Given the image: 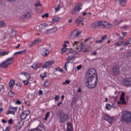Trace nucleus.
I'll use <instances>...</instances> for the list:
<instances>
[{
  "label": "nucleus",
  "mask_w": 131,
  "mask_h": 131,
  "mask_svg": "<svg viewBox=\"0 0 131 131\" xmlns=\"http://www.w3.org/2000/svg\"><path fill=\"white\" fill-rule=\"evenodd\" d=\"M86 85L89 89H94L98 84V76L96 73V70L94 69H90L86 73Z\"/></svg>",
  "instance_id": "1"
},
{
  "label": "nucleus",
  "mask_w": 131,
  "mask_h": 131,
  "mask_svg": "<svg viewBox=\"0 0 131 131\" xmlns=\"http://www.w3.org/2000/svg\"><path fill=\"white\" fill-rule=\"evenodd\" d=\"M73 46L75 51L70 50L69 52H67V55H69V54H74L76 55V54H78L80 52H82V49L84 48V46L83 45L82 43H80L78 41H75Z\"/></svg>",
  "instance_id": "2"
},
{
  "label": "nucleus",
  "mask_w": 131,
  "mask_h": 131,
  "mask_svg": "<svg viewBox=\"0 0 131 131\" xmlns=\"http://www.w3.org/2000/svg\"><path fill=\"white\" fill-rule=\"evenodd\" d=\"M121 121L125 123H131V112L129 111L125 110L123 111L121 115Z\"/></svg>",
  "instance_id": "3"
},
{
  "label": "nucleus",
  "mask_w": 131,
  "mask_h": 131,
  "mask_svg": "<svg viewBox=\"0 0 131 131\" xmlns=\"http://www.w3.org/2000/svg\"><path fill=\"white\" fill-rule=\"evenodd\" d=\"M94 28H97V27H101L102 26L104 28H111L112 27V25L111 24L106 21H98L92 24Z\"/></svg>",
  "instance_id": "4"
},
{
  "label": "nucleus",
  "mask_w": 131,
  "mask_h": 131,
  "mask_svg": "<svg viewBox=\"0 0 131 131\" xmlns=\"http://www.w3.org/2000/svg\"><path fill=\"white\" fill-rule=\"evenodd\" d=\"M13 59H14V57L9 58L6 60L0 63V67H1V68H5V69L8 68V67L9 66V65H12V64H13Z\"/></svg>",
  "instance_id": "5"
},
{
  "label": "nucleus",
  "mask_w": 131,
  "mask_h": 131,
  "mask_svg": "<svg viewBox=\"0 0 131 131\" xmlns=\"http://www.w3.org/2000/svg\"><path fill=\"white\" fill-rule=\"evenodd\" d=\"M81 9H82V8L81 7V5L79 4H77L75 6L73 10H72V11H71L72 15L77 14L78 12H79L80 10H81Z\"/></svg>",
  "instance_id": "6"
},
{
  "label": "nucleus",
  "mask_w": 131,
  "mask_h": 131,
  "mask_svg": "<svg viewBox=\"0 0 131 131\" xmlns=\"http://www.w3.org/2000/svg\"><path fill=\"white\" fill-rule=\"evenodd\" d=\"M80 34H81V32H79L78 29H76L71 34L70 37L71 38H77L79 37V35H80Z\"/></svg>",
  "instance_id": "7"
},
{
  "label": "nucleus",
  "mask_w": 131,
  "mask_h": 131,
  "mask_svg": "<svg viewBox=\"0 0 131 131\" xmlns=\"http://www.w3.org/2000/svg\"><path fill=\"white\" fill-rule=\"evenodd\" d=\"M30 115V111L29 110H27L26 111H24L20 115V119H22V120H24L26 119V118H27Z\"/></svg>",
  "instance_id": "8"
},
{
  "label": "nucleus",
  "mask_w": 131,
  "mask_h": 131,
  "mask_svg": "<svg viewBox=\"0 0 131 131\" xmlns=\"http://www.w3.org/2000/svg\"><path fill=\"white\" fill-rule=\"evenodd\" d=\"M113 73L115 75H118L120 73V67L118 65H116L113 68Z\"/></svg>",
  "instance_id": "9"
},
{
  "label": "nucleus",
  "mask_w": 131,
  "mask_h": 131,
  "mask_svg": "<svg viewBox=\"0 0 131 131\" xmlns=\"http://www.w3.org/2000/svg\"><path fill=\"white\" fill-rule=\"evenodd\" d=\"M54 64H55V62L53 60L46 61L43 63L42 68H50V67H51L52 65H54Z\"/></svg>",
  "instance_id": "10"
},
{
  "label": "nucleus",
  "mask_w": 131,
  "mask_h": 131,
  "mask_svg": "<svg viewBox=\"0 0 131 131\" xmlns=\"http://www.w3.org/2000/svg\"><path fill=\"white\" fill-rule=\"evenodd\" d=\"M41 41V39L40 38L37 39L33 41L32 42H29L28 43V46L29 48H32L33 46H35V45H37L39 43V42H40Z\"/></svg>",
  "instance_id": "11"
},
{
  "label": "nucleus",
  "mask_w": 131,
  "mask_h": 131,
  "mask_svg": "<svg viewBox=\"0 0 131 131\" xmlns=\"http://www.w3.org/2000/svg\"><path fill=\"white\" fill-rule=\"evenodd\" d=\"M104 120L106 121H108V123H112V122H114V120H115V119H114V117H111L110 116L108 115H104L103 116Z\"/></svg>",
  "instance_id": "12"
},
{
  "label": "nucleus",
  "mask_w": 131,
  "mask_h": 131,
  "mask_svg": "<svg viewBox=\"0 0 131 131\" xmlns=\"http://www.w3.org/2000/svg\"><path fill=\"white\" fill-rule=\"evenodd\" d=\"M68 119V115L65 114H63L60 115V117L59 119V121L60 123L61 122L64 123V122H66Z\"/></svg>",
  "instance_id": "13"
},
{
  "label": "nucleus",
  "mask_w": 131,
  "mask_h": 131,
  "mask_svg": "<svg viewBox=\"0 0 131 131\" xmlns=\"http://www.w3.org/2000/svg\"><path fill=\"white\" fill-rule=\"evenodd\" d=\"M40 53L43 57H47L50 54V51L46 48H42L40 50Z\"/></svg>",
  "instance_id": "14"
},
{
  "label": "nucleus",
  "mask_w": 131,
  "mask_h": 131,
  "mask_svg": "<svg viewBox=\"0 0 131 131\" xmlns=\"http://www.w3.org/2000/svg\"><path fill=\"white\" fill-rule=\"evenodd\" d=\"M123 84L126 86L131 85V78H126L123 80Z\"/></svg>",
  "instance_id": "15"
},
{
  "label": "nucleus",
  "mask_w": 131,
  "mask_h": 131,
  "mask_svg": "<svg viewBox=\"0 0 131 131\" xmlns=\"http://www.w3.org/2000/svg\"><path fill=\"white\" fill-rule=\"evenodd\" d=\"M48 28V24L47 23L41 24L39 26V30L41 32L42 30H45L46 28Z\"/></svg>",
  "instance_id": "16"
},
{
  "label": "nucleus",
  "mask_w": 131,
  "mask_h": 131,
  "mask_svg": "<svg viewBox=\"0 0 131 131\" xmlns=\"http://www.w3.org/2000/svg\"><path fill=\"white\" fill-rule=\"evenodd\" d=\"M30 131H46V129L42 126H38L37 128L32 129Z\"/></svg>",
  "instance_id": "17"
},
{
  "label": "nucleus",
  "mask_w": 131,
  "mask_h": 131,
  "mask_svg": "<svg viewBox=\"0 0 131 131\" xmlns=\"http://www.w3.org/2000/svg\"><path fill=\"white\" fill-rule=\"evenodd\" d=\"M67 131H73V127L70 122L67 123Z\"/></svg>",
  "instance_id": "18"
},
{
  "label": "nucleus",
  "mask_w": 131,
  "mask_h": 131,
  "mask_svg": "<svg viewBox=\"0 0 131 131\" xmlns=\"http://www.w3.org/2000/svg\"><path fill=\"white\" fill-rule=\"evenodd\" d=\"M125 96V94H124V93H122V94L121 95L120 101L122 102V104L123 105H125V104H126V102L124 99Z\"/></svg>",
  "instance_id": "19"
},
{
  "label": "nucleus",
  "mask_w": 131,
  "mask_h": 131,
  "mask_svg": "<svg viewBox=\"0 0 131 131\" xmlns=\"http://www.w3.org/2000/svg\"><path fill=\"white\" fill-rule=\"evenodd\" d=\"M76 59V57L74 55L69 56L67 58V61L70 62V61H74Z\"/></svg>",
  "instance_id": "20"
},
{
  "label": "nucleus",
  "mask_w": 131,
  "mask_h": 131,
  "mask_svg": "<svg viewBox=\"0 0 131 131\" xmlns=\"http://www.w3.org/2000/svg\"><path fill=\"white\" fill-rule=\"evenodd\" d=\"M59 21H60V17H56L53 18L51 22L52 24H55V23H57V22H59Z\"/></svg>",
  "instance_id": "21"
},
{
  "label": "nucleus",
  "mask_w": 131,
  "mask_h": 131,
  "mask_svg": "<svg viewBox=\"0 0 131 131\" xmlns=\"http://www.w3.org/2000/svg\"><path fill=\"white\" fill-rule=\"evenodd\" d=\"M40 64L38 62H35L34 63L31 67L33 68V69H37L38 67L40 66Z\"/></svg>",
  "instance_id": "22"
},
{
  "label": "nucleus",
  "mask_w": 131,
  "mask_h": 131,
  "mask_svg": "<svg viewBox=\"0 0 131 131\" xmlns=\"http://www.w3.org/2000/svg\"><path fill=\"white\" fill-rule=\"evenodd\" d=\"M126 2V0H120V5L121 7H125Z\"/></svg>",
  "instance_id": "23"
},
{
  "label": "nucleus",
  "mask_w": 131,
  "mask_h": 131,
  "mask_svg": "<svg viewBox=\"0 0 131 131\" xmlns=\"http://www.w3.org/2000/svg\"><path fill=\"white\" fill-rule=\"evenodd\" d=\"M82 18L81 17H79L76 20H75V23L78 24V25H79V24H80V23H82Z\"/></svg>",
  "instance_id": "24"
},
{
  "label": "nucleus",
  "mask_w": 131,
  "mask_h": 131,
  "mask_svg": "<svg viewBox=\"0 0 131 131\" xmlns=\"http://www.w3.org/2000/svg\"><path fill=\"white\" fill-rule=\"evenodd\" d=\"M14 85H15V81H14V80H11L9 82L10 88H11V89H12V88H13V86H14Z\"/></svg>",
  "instance_id": "25"
},
{
  "label": "nucleus",
  "mask_w": 131,
  "mask_h": 131,
  "mask_svg": "<svg viewBox=\"0 0 131 131\" xmlns=\"http://www.w3.org/2000/svg\"><path fill=\"white\" fill-rule=\"evenodd\" d=\"M105 108L106 110H111V109L112 108V105L110 103H106L105 104Z\"/></svg>",
  "instance_id": "26"
},
{
  "label": "nucleus",
  "mask_w": 131,
  "mask_h": 131,
  "mask_svg": "<svg viewBox=\"0 0 131 131\" xmlns=\"http://www.w3.org/2000/svg\"><path fill=\"white\" fill-rule=\"evenodd\" d=\"M43 85L45 88H48L51 85V82L48 81H46L44 82Z\"/></svg>",
  "instance_id": "27"
},
{
  "label": "nucleus",
  "mask_w": 131,
  "mask_h": 131,
  "mask_svg": "<svg viewBox=\"0 0 131 131\" xmlns=\"http://www.w3.org/2000/svg\"><path fill=\"white\" fill-rule=\"evenodd\" d=\"M26 51V50H25L24 51L16 52L14 53V55H23V54H25Z\"/></svg>",
  "instance_id": "28"
},
{
  "label": "nucleus",
  "mask_w": 131,
  "mask_h": 131,
  "mask_svg": "<svg viewBox=\"0 0 131 131\" xmlns=\"http://www.w3.org/2000/svg\"><path fill=\"white\" fill-rule=\"evenodd\" d=\"M52 33H55V32H57L58 31V27H54L53 28L51 29Z\"/></svg>",
  "instance_id": "29"
},
{
  "label": "nucleus",
  "mask_w": 131,
  "mask_h": 131,
  "mask_svg": "<svg viewBox=\"0 0 131 131\" xmlns=\"http://www.w3.org/2000/svg\"><path fill=\"white\" fill-rule=\"evenodd\" d=\"M6 26V23L5 21L1 20L0 21V27H2V28H4Z\"/></svg>",
  "instance_id": "30"
},
{
  "label": "nucleus",
  "mask_w": 131,
  "mask_h": 131,
  "mask_svg": "<svg viewBox=\"0 0 131 131\" xmlns=\"http://www.w3.org/2000/svg\"><path fill=\"white\" fill-rule=\"evenodd\" d=\"M16 32L14 30H12L10 33V36L11 37H14L16 36Z\"/></svg>",
  "instance_id": "31"
},
{
  "label": "nucleus",
  "mask_w": 131,
  "mask_h": 131,
  "mask_svg": "<svg viewBox=\"0 0 131 131\" xmlns=\"http://www.w3.org/2000/svg\"><path fill=\"white\" fill-rule=\"evenodd\" d=\"M30 16L31 15L30 14V13L28 12L25 15L24 17H23L24 19H28V18H30Z\"/></svg>",
  "instance_id": "32"
},
{
  "label": "nucleus",
  "mask_w": 131,
  "mask_h": 131,
  "mask_svg": "<svg viewBox=\"0 0 131 131\" xmlns=\"http://www.w3.org/2000/svg\"><path fill=\"white\" fill-rule=\"evenodd\" d=\"M122 45H123V41H118L117 43H115V45L117 46L118 47H119V46H121Z\"/></svg>",
  "instance_id": "33"
},
{
  "label": "nucleus",
  "mask_w": 131,
  "mask_h": 131,
  "mask_svg": "<svg viewBox=\"0 0 131 131\" xmlns=\"http://www.w3.org/2000/svg\"><path fill=\"white\" fill-rule=\"evenodd\" d=\"M8 54H9V52L8 51L0 52V56H6V55H8Z\"/></svg>",
  "instance_id": "34"
},
{
  "label": "nucleus",
  "mask_w": 131,
  "mask_h": 131,
  "mask_svg": "<svg viewBox=\"0 0 131 131\" xmlns=\"http://www.w3.org/2000/svg\"><path fill=\"white\" fill-rule=\"evenodd\" d=\"M40 76H41V78H42L43 79V78H45V77H48V75H47L46 73H43L41 74Z\"/></svg>",
  "instance_id": "35"
},
{
  "label": "nucleus",
  "mask_w": 131,
  "mask_h": 131,
  "mask_svg": "<svg viewBox=\"0 0 131 131\" xmlns=\"http://www.w3.org/2000/svg\"><path fill=\"white\" fill-rule=\"evenodd\" d=\"M9 114H13V115H15V111L9 110L7 112V115H9Z\"/></svg>",
  "instance_id": "36"
},
{
  "label": "nucleus",
  "mask_w": 131,
  "mask_h": 131,
  "mask_svg": "<svg viewBox=\"0 0 131 131\" xmlns=\"http://www.w3.org/2000/svg\"><path fill=\"white\" fill-rule=\"evenodd\" d=\"M49 117H50V112H47L45 116V118H44V120H48V118H49Z\"/></svg>",
  "instance_id": "37"
},
{
  "label": "nucleus",
  "mask_w": 131,
  "mask_h": 131,
  "mask_svg": "<svg viewBox=\"0 0 131 131\" xmlns=\"http://www.w3.org/2000/svg\"><path fill=\"white\" fill-rule=\"evenodd\" d=\"M24 85H28L29 84V81L28 80H25L23 81Z\"/></svg>",
  "instance_id": "38"
},
{
  "label": "nucleus",
  "mask_w": 131,
  "mask_h": 131,
  "mask_svg": "<svg viewBox=\"0 0 131 131\" xmlns=\"http://www.w3.org/2000/svg\"><path fill=\"white\" fill-rule=\"evenodd\" d=\"M69 63H70V61H67L66 62V63L64 64V69L66 70V71H67V67H68V64H69Z\"/></svg>",
  "instance_id": "39"
},
{
  "label": "nucleus",
  "mask_w": 131,
  "mask_h": 131,
  "mask_svg": "<svg viewBox=\"0 0 131 131\" xmlns=\"http://www.w3.org/2000/svg\"><path fill=\"white\" fill-rule=\"evenodd\" d=\"M66 51H67V49L65 48H62L61 49V55H63V54H64V53H65V52H66Z\"/></svg>",
  "instance_id": "40"
},
{
  "label": "nucleus",
  "mask_w": 131,
  "mask_h": 131,
  "mask_svg": "<svg viewBox=\"0 0 131 131\" xmlns=\"http://www.w3.org/2000/svg\"><path fill=\"white\" fill-rule=\"evenodd\" d=\"M70 84V80H66L64 82L62 83V84Z\"/></svg>",
  "instance_id": "41"
},
{
  "label": "nucleus",
  "mask_w": 131,
  "mask_h": 131,
  "mask_svg": "<svg viewBox=\"0 0 131 131\" xmlns=\"http://www.w3.org/2000/svg\"><path fill=\"white\" fill-rule=\"evenodd\" d=\"M44 33H46V34H49V33H52V30L51 29L47 30L45 32H44Z\"/></svg>",
  "instance_id": "42"
},
{
  "label": "nucleus",
  "mask_w": 131,
  "mask_h": 131,
  "mask_svg": "<svg viewBox=\"0 0 131 131\" xmlns=\"http://www.w3.org/2000/svg\"><path fill=\"white\" fill-rule=\"evenodd\" d=\"M106 38H107V35H103L101 37L100 40H101L102 41H103V40H105V39H106Z\"/></svg>",
  "instance_id": "43"
},
{
  "label": "nucleus",
  "mask_w": 131,
  "mask_h": 131,
  "mask_svg": "<svg viewBox=\"0 0 131 131\" xmlns=\"http://www.w3.org/2000/svg\"><path fill=\"white\" fill-rule=\"evenodd\" d=\"M10 109H11L12 110H13V111H14V112H16V111H17L18 110V107H11L10 108Z\"/></svg>",
  "instance_id": "44"
},
{
  "label": "nucleus",
  "mask_w": 131,
  "mask_h": 131,
  "mask_svg": "<svg viewBox=\"0 0 131 131\" xmlns=\"http://www.w3.org/2000/svg\"><path fill=\"white\" fill-rule=\"evenodd\" d=\"M8 95L10 97H14V93L12 92H9Z\"/></svg>",
  "instance_id": "45"
},
{
  "label": "nucleus",
  "mask_w": 131,
  "mask_h": 131,
  "mask_svg": "<svg viewBox=\"0 0 131 131\" xmlns=\"http://www.w3.org/2000/svg\"><path fill=\"white\" fill-rule=\"evenodd\" d=\"M15 104L16 105H21V101H20V100H17L16 102H15Z\"/></svg>",
  "instance_id": "46"
},
{
  "label": "nucleus",
  "mask_w": 131,
  "mask_h": 131,
  "mask_svg": "<svg viewBox=\"0 0 131 131\" xmlns=\"http://www.w3.org/2000/svg\"><path fill=\"white\" fill-rule=\"evenodd\" d=\"M35 6H36V7H39V6H41V4L39 1H38L36 4H35Z\"/></svg>",
  "instance_id": "47"
},
{
  "label": "nucleus",
  "mask_w": 131,
  "mask_h": 131,
  "mask_svg": "<svg viewBox=\"0 0 131 131\" xmlns=\"http://www.w3.org/2000/svg\"><path fill=\"white\" fill-rule=\"evenodd\" d=\"M129 43H130V42H129V41H128V40H127V41H126L124 43V46H128V45H129Z\"/></svg>",
  "instance_id": "48"
},
{
  "label": "nucleus",
  "mask_w": 131,
  "mask_h": 131,
  "mask_svg": "<svg viewBox=\"0 0 131 131\" xmlns=\"http://www.w3.org/2000/svg\"><path fill=\"white\" fill-rule=\"evenodd\" d=\"M45 17H46L47 18H48L49 14L48 13H46V14H43V15H42V18H45Z\"/></svg>",
  "instance_id": "49"
},
{
  "label": "nucleus",
  "mask_w": 131,
  "mask_h": 131,
  "mask_svg": "<svg viewBox=\"0 0 131 131\" xmlns=\"http://www.w3.org/2000/svg\"><path fill=\"white\" fill-rule=\"evenodd\" d=\"M55 102H57L58 100H59V96L56 95V96L54 98Z\"/></svg>",
  "instance_id": "50"
},
{
  "label": "nucleus",
  "mask_w": 131,
  "mask_h": 131,
  "mask_svg": "<svg viewBox=\"0 0 131 131\" xmlns=\"http://www.w3.org/2000/svg\"><path fill=\"white\" fill-rule=\"evenodd\" d=\"M81 68H82V66H81V65L78 66L77 67V70H80Z\"/></svg>",
  "instance_id": "51"
},
{
  "label": "nucleus",
  "mask_w": 131,
  "mask_h": 131,
  "mask_svg": "<svg viewBox=\"0 0 131 131\" xmlns=\"http://www.w3.org/2000/svg\"><path fill=\"white\" fill-rule=\"evenodd\" d=\"M60 6H58V7L55 8V12L56 13H57V12H59V11H60Z\"/></svg>",
  "instance_id": "52"
},
{
  "label": "nucleus",
  "mask_w": 131,
  "mask_h": 131,
  "mask_svg": "<svg viewBox=\"0 0 131 131\" xmlns=\"http://www.w3.org/2000/svg\"><path fill=\"white\" fill-rule=\"evenodd\" d=\"M28 80L29 79H30V75H29V74L27 73V74L26 75Z\"/></svg>",
  "instance_id": "53"
},
{
  "label": "nucleus",
  "mask_w": 131,
  "mask_h": 131,
  "mask_svg": "<svg viewBox=\"0 0 131 131\" xmlns=\"http://www.w3.org/2000/svg\"><path fill=\"white\" fill-rule=\"evenodd\" d=\"M8 123L9 124H12V123H13V119H9V120L8 121Z\"/></svg>",
  "instance_id": "54"
},
{
  "label": "nucleus",
  "mask_w": 131,
  "mask_h": 131,
  "mask_svg": "<svg viewBox=\"0 0 131 131\" xmlns=\"http://www.w3.org/2000/svg\"><path fill=\"white\" fill-rule=\"evenodd\" d=\"M102 41V40H96L95 43H101Z\"/></svg>",
  "instance_id": "55"
},
{
  "label": "nucleus",
  "mask_w": 131,
  "mask_h": 131,
  "mask_svg": "<svg viewBox=\"0 0 131 131\" xmlns=\"http://www.w3.org/2000/svg\"><path fill=\"white\" fill-rule=\"evenodd\" d=\"M4 85H0V92H2V90H4Z\"/></svg>",
  "instance_id": "56"
},
{
  "label": "nucleus",
  "mask_w": 131,
  "mask_h": 131,
  "mask_svg": "<svg viewBox=\"0 0 131 131\" xmlns=\"http://www.w3.org/2000/svg\"><path fill=\"white\" fill-rule=\"evenodd\" d=\"M123 29H127V28H128V26H124L122 27L121 28Z\"/></svg>",
  "instance_id": "57"
},
{
  "label": "nucleus",
  "mask_w": 131,
  "mask_h": 131,
  "mask_svg": "<svg viewBox=\"0 0 131 131\" xmlns=\"http://www.w3.org/2000/svg\"><path fill=\"white\" fill-rule=\"evenodd\" d=\"M10 128H11V127L8 126V127H6V129L5 130V131H9Z\"/></svg>",
  "instance_id": "58"
},
{
  "label": "nucleus",
  "mask_w": 131,
  "mask_h": 131,
  "mask_svg": "<svg viewBox=\"0 0 131 131\" xmlns=\"http://www.w3.org/2000/svg\"><path fill=\"white\" fill-rule=\"evenodd\" d=\"M21 47V44H18L17 46L15 47V49H19Z\"/></svg>",
  "instance_id": "59"
},
{
  "label": "nucleus",
  "mask_w": 131,
  "mask_h": 131,
  "mask_svg": "<svg viewBox=\"0 0 131 131\" xmlns=\"http://www.w3.org/2000/svg\"><path fill=\"white\" fill-rule=\"evenodd\" d=\"M43 94V93L42 92V91H41V90H39V95H42Z\"/></svg>",
  "instance_id": "60"
},
{
  "label": "nucleus",
  "mask_w": 131,
  "mask_h": 131,
  "mask_svg": "<svg viewBox=\"0 0 131 131\" xmlns=\"http://www.w3.org/2000/svg\"><path fill=\"white\" fill-rule=\"evenodd\" d=\"M122 35H126V34H127V32H122Z\"/></svg>",
  "instance_id": "61"
},
{
  "label": "nucleus",
  "mask_w": 131,
  "mask_h": 131,
  "mask_svg": "<svg viewBox=\"0 0 131 131\" xmlns=\"http://www.w3.org/2000/svg\"><path fill=\"white\" fill-rule=\"evenodd\" d=\"M62 104V101L59 102L58 104H57V106L58 107H60V106H61V104Z\"/></svg>",
  "instance_id": "62"
},
{
  "label": "nucleus",
  "mask_w": 131,
  "mask_h": 131,
  "mask_svg": "<svg viewBox=\"0 0 131 131\" xmlns=\"http://www.w3.org/2000/svg\"><path fill=\"white\" fill-rule=\"evenodd\" d=\"M2 122H3V123H7V121H6V120L5 119H2Z\"/></svg>",
  "instance_id": "63"
},
{
  "label": "nucleus",
  "mask_w": 131,
  "mask_h": 131,
  "mask_svg": "<svg viewBox=\"0 0 131 131\" xmlns=\"http://www.w3.org/2000/svg\"><path fill=\"white\" fill-rule=\"evenodd\" d=\"M21 74H22L23 75H25V76H26L27 73L26 72H23L21 73Z\"/></svg>",
  "instance_id": "64"
}]
</instances>
